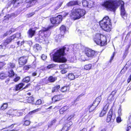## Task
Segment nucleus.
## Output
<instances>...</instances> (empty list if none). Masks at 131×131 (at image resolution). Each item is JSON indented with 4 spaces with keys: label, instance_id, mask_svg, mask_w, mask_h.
I'll list each match as a JSON object with an SVG mask.
<instances>
[{
    "label": "nucleus",
    "instance_id": "obj_1",
    "mask_svg": "<svg viewBox=\"0 0 131 131\" xmlns=\"http://www.w3.org/2000/svg\"><path fill=\"white\" fill-rule=\"evenodd\" d=\"M124 3L122 0H109L105 2L104 6L111 11H114L119 6L121 5V14L124 19L127 18V14L124 7Z\"/></svg>",
    "mask_w": 131,
    "mask_h": 131
},
{
    "label": "nucleus",
    "instance_id": "obj_2",
    "mask_svg": "<svg viewBox=\"0 0 131 131\" xmlns=\"http://www.w3.org/2000/svg\"><path fill=\"white\" fill-rule=\"evenodd\" d=\"M66 48L63 47L57 50L54 54H51V58H52L53 61L55 62H65L67 61V59L64 57L65 54L64 50Z\"/></svg>",
    "mask_w": 131,
    "mask_h": 131
},
{
    "label": "nucleus",
    "instance_id": "obj_3",
    "mask_svg": "<svg viewBox=\"0 0 131 131\" xmlns=\"http://www.w3.org/2000/svg\"><path fill=\"white\" fill-rule=\"evenodd\" d=\"M111 20L109 17L106 16L99 22L100 27L103 30L107 32L110 31L111 29L112 25Z\"/></svg>",
    "mask_w": 131,
    "mask_h": 131
},
{
    "label": "nucleus",
    "instance_id": "obj_4",
    "mask_svg": "<svg viewBox=\"0 0 131 131\" xmlns=\"http://www.w3.org/2000/svg\"><path fill=\"white\" fill-rule=\"evenodd\" d=\"M85 13L84 10L74 7L71 11L70 17L74 20L78 19L84 16Z\"/></svg>",
    "mask_w": 131,
    "mask_h": 131
},
{
    "label": "nucleus",
    "instance_id": "obj_5",
    "mask_svg": "<svg viewBox=\"0 0 131 131\" xmlns=\"http://www.w3.org/2000/svg\"><path fill=\"white\" fill-rule=\"evenodd\" d=\"M94 41L96 44L103 46L107 44V40L105 36L100 34H97L95 36Z\"/></svg>",
    "mask_w": 131,
    "mask_h": 131
},
{
    "label": "nucleus",
    "instance_id": "obj_6",
    "mask_svg": "<svg viewBox=\"0 0 131 131\" xmlns=\"http://www.w3.org/2000/svg\"><path fill=\"white\" fill-rule=\"evenodd\" d=\"M6 114L7 116L9 115V117H19L22 115L23 113V112L20 111L16 110H9L6 113Z\"/></svg>",
    "mask_w": 131,
    "mask_h": 131
},
{
    "label": "nucleus",
    "instance_id": "obj_7",
    "mask_svg": "<svg viewBox=\"0 0 131 131\" xmlns=\"http://www.w3.org/2000/svg\"><path fill=\"white\" fill-rule=\"evenodd\" d=\"M36 41L39 43H42L43 44H47L49 43L47 38L45 36L39 35L38 36L35 38Z\"/></svg>",
    "mask_w": 131,
    "mask_h": 131
},
{
    "label": "nucleus",
    "instance_id": "obj_8",
    "mask_svg": "<svg viewBox=\"0 0 131 131\" xmlns=\"http://www.w3.org/2000/svg\"><path fill=\"white\" fill-rule=\"evenodd\" d=\"M115 118V114H113L112 111L110 110L107 114L106 121L108 123L110 122H113L114 121Z\"/></svg>",
    "mask_w": 131,
    "mask_h": 131
},
{
    "label": "nucleus",
    "instance_id": "obj_9",
    "mask_svg": "<svg viewBox=\"0 0 131 131\" xmlns=\"http://www.w3.org/2000/svg\"><path fill=\"white\" fill-rule=\"evenodd\" d=\"M95 3L92 1L89 0H84L82 2V4L83 6L91 8L95 4Z\"/></svg>",
    "mask_w": 131,
    "mask_h": 131
},
{
    "label": "nucleus",
    "instance_id": "obj_10",
    "mask_svg": "<svg viewBox=\"0 0 131 131\" xmlns=\"http://www.w3.org/2000/svg\"><path fill=\"white\" fill-rule=\"evenodd\" d=\"M50 20L51 23L53 24H59L62 21V16L58 15L57 16L52 17L50 18Z\"/></svg>",
    "mask_w": 131,
    "mask_h": 131
},
{
    "label": "nucleus",
    "instance_id": "obj_11",
    "mask_svg": "<svg viewBox=\"0 0 131 131\" xmlns=\"http://www.w3.org/2000/svg\"><path fill=\"white\" fill-rule=\"evenodd\" d=\"M30 85L29 84H28L23 89H22L24 84L22 83H20L16 85L15 87L14 88L13 90L15 91L19 90H22L23 89H25L27 88L28 86H29Z\"/></svg>",
    "mask_w": 131,
    "mask_h": 131
},
{
    "label": "nucleus",
    "instance_id": "obj_12",
    "mask_svg": "<svg viewBox=\"0 0 131 131\" xmlns=\"http://www.w3.org/2000/svg\"><path fill=\"white\" fill-rule=\"evenodd\" d=\"M96 53V52H95L94 51L88 48L86 49L85 51V54L88 57H93Z\"/></svg>",
    "mask_w": 131,
    "mask_h": 131
},
{
    "label": "nucleus",
    "instance_id": "obj_13",
    "mask_svg": "<svg viewBox=\"0 0 131 131\" xmlns=\"http://www.w3.org/2000/svg\"><path fill=\"white\" fill-rule=\"evenodd\" d=\"M27 62V57H21L19 59V64L20 67H21L25 65Z\"/></svg>",
    "mask_w": 131,
    "mask_h": 131
},
{
    "label": "nucleus",
    "instance_id": "obj_14",
    "mask_svg": "<svg viewBox=\"0 0 131 131\" xmlns=\"http://www.w3.org/2000/svg\"><path fill=\"white\" fill-rule=\"evenodd\" d=\"M72 124V123L71 121H70L66 124L63 127L61 131H67L69 130L70 126Z\"/></svg>",
    "mask_w": 131,
    "mask_h": 131
},
{
    "label": "nucleus",
    "instance_id": "obj_15",
    "mask_svg": "<svg viewBox=\"0 0 131 131\" xmlns=\"http://www.w3.org/2000/svg\"><path fill=\"white\" fill-rule=\"evenodd\" d=\"M62 98L61 97L60 95H56L53 97L52 99V101L53 102H55L59 101Z\"/></svg>",
    "mask_w": 131,
    "mask_h": 131
},
{
    "label": "nucleus",
    "instance_id": "obj_16",
    "mask_svg": "<svg viewBox=\"0 0 131 131\" xmlns=\"http://www.w3.org/2000/svg\"><path fill=\"white\" fill-rule=\"evenodd\" d=\"M97 106L93 103V104L92 105L88 106L87 109L89 110L90 112H91L93 111Z\"/></svg>",
    "mask_w": 131,
    "mask_h": 131
},
{
    "label": "nucleus",
    "instance_id": "obj_17",
    "mask_svg": "<svg viewBox=\"0 0 131 131\" xmlns=\"http://www.w3.org/2000/svg\"><path fill=\"white\" fill-rule=\"evenodd\" d=\"M80 4L79 2L78 1H70L67 4V5L68 6H69L76 5H79Z\"/></svg>",
    "mask_w": 131,
    "mask_h": 131
},
{
    "label": "nucleus",
    "instance_id": "obj_18",
    "mask_svg": "<svg viewBox=\"0 0 131 131\" xmlns=\"http://www.w3.org/2000/svg\"><path fill=\"white\" fill-rule=\"evenodd\" d=\"M102 99L101 96H99L96 98L95 101H94L93 104H95L96 106H97L100 103Z\"/></svg>",
    "mask_w": 131,
    "mask_h": 131
},
{
    "label": "nucleus",
    "instance_id": "obj_19",
    "mask_svg": "<svg viewBox=\"0 0 131 131\" xmlns=\"http://www.w3.org/2000/svg\"><path fill=\"white\" fill-rule=\"evenodd\" d=\"M35 31L33 30L32 29H30L28 31L29 36L31 38L35 34Z\"/></svg>",
    "mask_w": 131,
    "mask_h": 131
},
{
    "label": "nucleus",
    "instance_id": "obj_20",
    "mask_svg": "<svg viewBox=\"0 0 131 131\" xmlns=\"http://www.w3.org/2000/svg\"><path fill=\"white\" fill-rule=\"evenodd\" d=\"M57 79L56 77L51 76L48 78V81L49 82H53L56 81Z\"/></svg>",
    "mask_w": 131,
    "mask_h": 131
},
{
    "label": "nucleus",
    "instance_id": "obj_21",
    "mask_svg": "<svg viewBox=\"0 0 131 131\" xmlns=\"http://www.w3.org/2000/svg\"><path fill=\"white\" fill-rule=\"evenodd\" d=\"M75 77L74 75L72 73H69L67 75L68 79L70 80H74Z\"/></svg>",
    "mask_w": 131,
    "mask_h": 131
},
{
    "label": "nucleus",
    "instance_id": "obj_22",
    "mask_svg": "<svg viewBox=\"0 0 131 131\" xmlns=\"http://www.w3.org/2000/svg\"><path fill=\"white\" fill-rule=\"evenodd\" d=\"M60 30L61 34H64L66 30V27L64 25H62L60 27Z\"/></svg>",
    "mask_w": 131,
    "mask_h": 131
},
{
    "label": "nucleus",
    "instance_id": "obj_23",
    "mask_svg": "<svg viewBox=\"0 0 131 131\" xmlns=\"http://www.w3.org/2000/svg\"><path fill=\"white\" fill-rule=\"evenodd\" d=\"M11 41L9 37L7 38L3 43V45L4 46H6V45L10 43Z\"/></svg>",
    "mask_w": 131,
    "mask_h": 131
},
{
    "label": "nucleus",
    "instance_id": "obj_24",
    "mask_svg": "<svg viewBox=\"0 0 131 131\" xmlns=\"http://www.w3.org/2000/svg\"><path fill=\"white\" fill-rule=\"evenodd\" d=\"M7 77V75L5 73L2 72L0 74V78L1 79H4Z\"/></svg>",
    "mask_w": 131,
    "mask_h": 131
},
{
    "label": "nucleus",
    "instance_id": "obj_25",
    "mask_svg": "<svg viewBox=\"0 0 131 131\" xmlns=\"http://www.w3.org/2000/svg\"><path fill=\"white\" fill-rule=\"evenodd\" d=\"M60 88L59 85H57L55 86L52 89V92L54 93V92H57L58 91V90Z\"/></svg>",
    "mask_w": 131,
    "mask_h": 131
},
{
    "label": "nucleus",
    "instance_id": "obj_26",
    "mask_svg": "<svg viewBox=\"0 0 131 131\" xmlns=\"http://www.w3.org/2000/svg\"><path fill=\"white\" fill-rule=\"evenodd\" d=\"M7 105H8L7 103H4L1 106L0 108V110H4L7 108Z\"/></svg>",
    "mask_w": 131,
    "mask_h": 131
},
{
    "label": "nucleus",
    "instance_id": "obj_27",
    "mask_svg": "<svg viewBox=\"0 0 131 131\" xmlns=\"http://www.w3.org/2000/svg\"><path fill=\"white\" fill-rule=\"evenodd\" d=\"M114 99V96L110 94L108 97L107 101L109 103H111V102L113 101Z\"/></svg>",
    "mask_w": 131,
    "mask_h": 131
},
{
    "label": "nucleus",
    "instance_id": "obj_28",
    "mask_svg": "<svg viewBox=\"0 0 131 131\" xmlns=\"http://www.w3.org/2000/svg\"><path fill=\"white\" fill-rule=\"evenodd\" d=\"M19 0H13L12 2V3L14 4V6L16 7L18 6V5L19 4V2H18Z\"/></svg>",
    "mask_w": 131,
    "mask_h": 131
},
{
    "label": "nucleus",
    "instance_id": "obj_29",
    "mask_svg": "<svg viewBox=\"0 0 131 131\" xmlns=\"http://www.w3.org/2000/svg\"><path fill=\"white\" fill-rule=\"evenodd\" d=\"M69 88L67 86H63L60 89V91L62 92H65L67 91H69Z\"/></svg>",
    "mask_w": 131,
    "mask_h": 131
},
{
    "label": "nucleus",
    "instance_id": "obj_30",
    "mask_svg": "<svg viewBox=\"0 0 131 131\" xmlns=\"http://www.w3.org/2000/svg\"><path fill=\"white\" fill-rule=\"evenodd\" d=\"M8 72V76L9 77H12L15 75L14 73L12 70H9Z\"/></svg>",
    "mask_w": 131,
    "mask_h": 131
},
{
    "label": "nucleus",
    "instance_id": "obj_31",
    "mask_svg": "<svg viewBox=\"0 0 131 131\" xmlns=\"http://www.w3.org/2000/svg\"><path fill=\"white\" fill-rule=\"evenodd\" d=\"M15 64L13 63H9L8 64V67L10 68L13 69L15 68Z\"/></svg>",
    "mask_w": 131,
    "mask_h": 131
},
{
    "label": "nucleus",
    "instance_id": "obj_32",
    "mask_svg": "<svg viewBox=\"0 0 131 131\" xmlns=\"http://www.w3.org/2000/svg\"><path fill=\"white\" fill-rule=\"evenodd\" d=\"M56 122V120L54 119L49 123L48 125V127H51Z\"/></svg>",
    "mask_w": 131,
    "mask_h": 131
},
{
    "label": "nucleus",
    "instance_id": "obj_33",
    "mask_svg": "<svg viewBox=\"0 0 131 131\" xmlns=\"http://www.w3.org/2000/svg\"><path fill=\"white\" fill-rule=\"evenodd\" d=\"M61 35L59 34L57 35L55 37V40L57 42H59L60 41V39L61 38Z\"/></svg>",
    "mask_w": 131,
    "mask_h": 131
},
{
    "label": "nucleus",
    "instance_id": "obj_34",
    "mask_svg": "<svg viewBox=\"0 0 131 131\" xmlns=\"http://www.w3.org/2000/svg\"><path fill=\"white\" fill-rule=\"evenodd\" d=\"M107 112V111L103 109L100 114V117H103L104 116Z\"/></svg>",
    "mask_w": 131,
    "mask_h": 131
},
{
    "label": "nucleus",
    "instance_id": "obj_35",
    "mask_svg": "<svg viewBox=\"0 0 131 131\" xmlns=\"http://www.w3.org/2000/svg\"><path fill=\"white\" fill-rule=\"evenodd\" d=\"M92 67V65L91 64H89L85 65L84 67V69L87 70L90 69Z\"/></svg>",
    "mask_w": 131,
    "mask_h": 131
},
{
    "label": "nucleus",
    "instance_id": "obj_36",
    "mask_svg": "<svg viewBox=\"0 0 131 131\" xmlns=\"http://www.w3.org/2000/svg\"><path fill=\"white\" fill-rule=\"evenodd\" d=\"M34 48L35 49H36L37 50L39 51L41 49V46L39 45L36 44Z\"/></svg>",
    "mask_w": 131,
    "mask_h": 131
},
{
    "label": "nucleus",
    "instance_id": "obj_37",
    "mask_svg": "<svg viewBox=\"0 0 131 131\" xmlns=\"http://www.w3.org/2000/svg\"><path fill=\"white\" fill-rule=\"evenodd\" d=\"M15 17V14L14 13H12L11 14H8L6 16V17H8V19L10 18H13Z\"/></svg>",
    "mask_w": 131,
    "mask_h": 131
},
{
    "label": "nucleus",
    "instance_id": "obj_38",
    "mask_svg": "<svg viewBox=\"0 0 131 131\" xmlns=\"http://www.w3.org/2000/svg\"><path fill=\"white\" fill-rule=\"evenodd\" d=\"M34 101V99L32 97H29L27 99V102L29 103H32Z\"/></svg>",
    "mask_w": 131,
    "mask_h": 131
},
{
    "label": "nucleus",
    "instance_id": "obj_39",
    "mask_svg": "<svg viewBox=\"0 0 131 131\" xmlns=\"http://www.w3.org/2000/svg\"><path fill=\"white\" fill-rule=\"evenodd\" d=\"M30 80V78L29 77H27L24 78L23 80V82L27 83L29 82Z\"/></svg>",
    "mask_w": 131,
    "mask_h": 131
},
{
    "label": "nucleus",
    "instance_id": "obj_40",
    "mask_svg": "<svg viewBox=\"0 0 131 131\" xmlns=\"http://www.w3.org/2000/svg\"><path fill=\"white\" fill-rule=\"evenodd\" d=\"M37 2V0H31L29 2V4H31L32 6L34 5Z\"/></svg>",
    "mask_w": 131,
    "mask_h": 131
},
{
    "label": "nucleus",
    "instance_id": "obj_41",
    "mask_svg": "<svg viewBox=\"0 0 131 131\" xmlns=\"http://www.w3.org/2000/svg\"><path fill=\"white\" fill-rule=\"evenodd\" d=\"M68 14V13L65 12H62V15H60L62 16V17H66Z\"/></svg>",
    "mask_w": 131,
    "mask_h": 131
},
{
    "label": "nucleus",
    "instance_id": "obj_42",
    "mask_svg": "<svg viewBox=\"0 0 131 131\" xmlns=\"http://www.w3.org/2000/svg\"><path fill=\"white\" fill-rule=\"evenodd\" d=\"M109 104L110 103H107L106 105L104 106L103 109L107 111L108 108V107L109 106Z\"/></svg>",
    "mask_w": 131,
    "mask_h": 131
},
{
    "label": "nucleus",
    "instance_id": "obj_43",
    "mask_svg": "<svg viewBox=\"0 0 131 131\" xmlns=\"http://www.w3.org/2000/svg\"><path fill=\"white\" fill-rule=\"evenodd\" d=\"M122 110L121 108V106H120L118 110V115L119 116H121L122 115Z\"/></svg>",
    "mask_w": 131,
    "mask_h": 131
},
{
    "label": "nucleus",
    "instance_id": "obj_44",
    "mask_svg": "<svg viewBox=\"0 0 131 131\" xmlns=\"http://www.w3.org/2000/svg\"><path fill=\"white\" fill-rule=\"evenodd\" d=\"M40 110H41L40 108H38L36 110H34V111H33L31 112H30L29 113V114H31L32 113H35L36 112H38V111H40Z\"/></svg>",
    "mask_w": 131,
    "mask_h": 131
},
{
    "label": "nucleus",
    "instance_id": "obj_45",
    "mask_svg": "<svg viewBox=\"0 0 131 131\" xmlns=\"http://www.w3.org/2000/svg\"><path fill=\"white\" fill-rule=\"evenodd\" d=\"M74 116V114H73L69 116L67 119V121H69Z\"/></svg>",
    "mask_w": 131,
    "mask_h": 131
},
{
    "label": "nucleus",
    "instance_id": "obj_46",
    "mask_svg": "<svg viewBox=\"0 0 131 131\" xmlns=\"http://www.w3.org/2000/svg\"><path fill=\"white\" fill-rule=\"evenodd\" d=\"M31 66H25L24 67V69L25 70H28L31 68Z\"/></svg>",
    "mask_w": 131,
    "mask_h": 131
},
{
    "label": "nucleus",
    "instance_id": "obj_47",
    "mask_svg": "<svg viewBox=\"0 0 131 131\" xmlns=\"http://www.w3.org/2000/svg\"><path fill=\"white\" fill-rule=\"evenodd\" d=\"M30 122L28 121H26L24 122V126H28L30 124Z\"/></svg>",
    "mask_w": 131,
    "mask_h": 131
},
{
    "label": "nucleus",
    "instance_id": "obj_48",
    "mask_svg": "<svg viewBox=\"0 0 131 131\" xmlns=\"http://www.w3.org/2000/svg\"><path fill=\"white\" fill-rule=\"evenodd\" d=\"M41 100H37L36 102V105H39L41 104Z\"/></svg>",
    "mask_w": 131,
    "mask_h": 131
},
{
    "label": "nucleus",
    "instance_id": "obj_49",
    "mask_svg": "<svg viewBox=\"0 0 131 131\" xmlns=\"http://www.w3.org/2000/svg\"><path fill=\"white\" fill-rule=\"evenodd\" d=\"M15 36L14 35H13L12 36H10L9 37V38H10L11 41H12L13 40H14V39H15Z\"/></svg>",
    "mask_w": 131,
    "mask_h": 131
},
{
    "label": "nucleus",
    "instance_id": "obj_50",
    "mask_svg": "<svg viewBox=\"0 0 131 131\" xmlns=\"http://www.w3.org/2000/svg\"><path fill=\"white\" fill-rule=\"evenodd\" d=\"M122 120L120 116H119L116 118V121L117 123H120L121 121Z\"/></svg>",
    "mask_w": 131,
    "mask_h": 131
},
{
    "label": "nucleus",
    "instance_id": "obj_51",
    "mask_svg": "<svg viewBox=\"0 0 131 131\" xmlns=\"http://www.w3.org/2000/svg\"><path fill=\"white\" fill-rule=\"evenodd\" d=\"M14 35L16 36L15 38H19L20 36V33H17Z\"/></svg>",
    "mask_w": 131,
    "mask_h": 131
},
{
    "label": "nucleus",
    "instance_id": "obj_52",
    "mask_svg": "<svg viewBox=\"0 0 131 131\" xmlns=\"http://www.w3.org/2000/svg\"><path fill=\"white\" fill-rule=\"evenodd\" d=\"M54 66V64H52L48 66H47V68L48 69H50L53 67Z\"/></svg>",
    "mask_w": 131,
    "mask_h": 131
},
{
    "label": "nucleus",
    "instance_id": "obj_53",
    "mask_svg": "<svg viewBox=\"0 0 131 131\" xmlns=\"http://www.w3.org/2000/svg\"><path fill=\"white\" fill-rule=\"evenodd\" d=\"M62 2L60 3L59 5V6H57L55 8V10H57L62 5Z\"/></svg>",
    "mask_w": 131,
    "mask_h": 131
},
{
    "label": "nucleus",
    "instance_id": "obj_54",
    "mask_svg": "<svg viewBox=\"0 0 131 131\" xmlns=\"http://www.w3.org/2000/svg\"><path fill=\"white\" fill-rule=\"evenodd\" d=\"M117 92V90H115L114 91H112L111 93L110 94L112 95V96H114V95Z\"/></svg>",
    "mask_w": 131,
    "mask_h": 131
},
{
    "label": "nucleus",
    "instance_id": "obj_55",
    "mask_svg": "<svg viewBox=\"0 0 131 131\" xmlns=\"http://www.w3.org/2000/svg\"><path fill=\"white\" fill-rule=\"evenodd\" d=\"M25 42L26 43H27L30 46L32 45V42L30 40L27 41H25Z\"/></svg>",
    "mask_w": 131,
    "mask_h": 131
},
{
    "label": "nucleus",
    "instance_id": "obj_56",
    "mask_svg": "<svg viewBox=\"0 0 131 131\" xmlns=\"http://www.w3.org/2000/svg\"><path fill=\"white\" fill-rule=\"evenodd\" d=\"M48 30V29L45 28L42 30H40L39 31V32L43 33V34H45L44 32L47 31Z\"/></svg>",
    "mask_w": 131,
    "mask_h": 131
},
{
    "label": "nucleus",
    "instance_id": "obj_57",
    "mask_svg": "<svg viewBox=\"0 0 131 131\" xmlns=\"http://www.w3.org/2000/svg\"><path fill=\"white\" fill-rule=\"evenodd\" d=\"M20 78L19 77H17L14 79V81L15 82H16L18 81L20 79Z\"/></svg>",
    "mask_w": 131,
    "mask_h": 131
},
{
    "label": "nucleus",
    "instance_id": "obj_58",
    "mask_svg": "<svg viewBox=\"0 0 131 131\" xmlns=\"http://www.w3.org/2000/svg\"><path fill=\"white\" fill-rule=\"evenodd\" d=\"M34 14V13H30L29 14H27V16L29 18L33 16Z\"/></svg>",
    "mask_w": 131,
    "mask_h": 131
},
{
    "label": "nucleus",
    "instance_id": "obj_59",
    "mask_svg": "<svg viewBox=\"0 0 131 131\" xmlns=\"http://www.w3.org/2000/svg\"><path fill=\"white\" fill-rule=\"evenodd\" d=\"M41 59L43 60H45L47 58V56L44 54H42L41 56Z\"/></svg>",
    "mask_w": 131,
    "mask_h": 131
},
{
    "label": "nucleus",
    "instance_id": "obj_60",
    "mask_svg": "<svg viewBox=\"0 0 131 131\" xmlns=\"http://www.w3.org/2000/svg\"><path fill=\"white\" fill-rule=\"evenodd\" d=\"M9 32L8 31H7V32L5 33H4L3 35V36L4 37H5L7 36L8 35L10 34L9 33Z\"/></svg>",
    "mask_w": 131,
    "mask_h": 131
},
{
    "label": "nucleus",
    "instance_id": "obj_61",
    "mask_svg": "<svg viewBox=\"0 0 131 131\" xmlns=\"http://www.w3.org/2000/svg\"><path fill=\"white\" fill-rule=\"evenodd\" d=\"M80 45H75L74 46V48L75 49V48L77 49H78L79 48V47Z\"/></svg>",
    "mask_w": 131,
    "mask_h": 131
},
{
    "label": "nucleus",
    "instance_id": "obj_62",
    "mask_svg": "<svg viewBox=\"0 0 131 131\" xmlns=\"http://www.w3.org/2000/svg\"><path fill=\"white\" fill-rule=\"evenodd\" d=\"M64 111H65L64 110L63 108H62L60 110V114H63Z\"/></svg>",
    "mask_w": 131,
    "mask_h": 131
},
{
    "label": "nucleus",
    "instance_id": "obj_63",
    "mask_svg": "<svg viewBox=\"0 0 131 131\" xmlns=\"http://www.w3.org/2000/svg\"><path fill=\"white\" fill-rule=\"evenodd\" d=\"M5 64L4 62H0V67L1 68H2Z\"/></svg>",
    "mask_w": 131,
    "mask_h": 131
},
{
    "label": "nucleus",
    "instance_id": "obj_64",
    "mask_svg": "<svg viewBox=\"0 0 131 131\" xmlns=\"http://www.w3.org/2000/svg\"><path fill=\"white\" fill-rule=\"evenodd\" d=\"M15 30V29L12 28L9 31H8L9 32V33L10 34H11L12 32H13Z\"/></svg>",
    "mask_w": 131,
    "mask_h": 131
}]
</instances>
